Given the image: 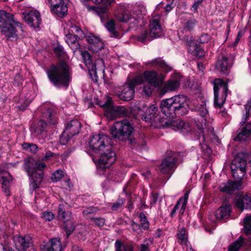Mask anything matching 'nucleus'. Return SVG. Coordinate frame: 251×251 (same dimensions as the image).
<instances>
[{
  "instance_id": "nucleus-19",
  "label": "nucleus",
  "mask_w": 251,
  "mask_h": 251,
  "mask_svg": "<svg viewBox=\"0 0 251 251\" xmlns=\"http://www.w3.org/2000/svg\"><path fill=\"white\" fill-rule=\"evenodd\" d=\"M171 118L167 123L168 127H171L175 130H178L183 133H187L191 130L189 123L179 119L174 120Z\"/></svg>"
},
{
  "instance_id": "nucleus-54",
  "label": "nucleus",
  "mask_w": 251,
  "mask_h": 251,
  "mask_svg": "<svg viewBox=\"0 0 251 251\" xmlns=\"http://www.w3.org/2000/svg\"><path fill=\"white\" fill-rule=\"evenodd\" d=\"M90 220L98 226H102L105 224V219L100 217H90Z\"/></svg>"
},
{
  "instance_id": "nucleus-29",
  "label": "nucleus",
  "mask_w": 251,
  "mask_h": 251,
  "mask_svg": "<svg viewBox=\"0 0 251 251\" xmlns=\"http://www.w3.org/2000/svg\"><path fill=\"white\" fill-rule=\"evenodd\" d=\"M145 80L151 86L157 87L160 83V79L155 71H146L144 73Z\"/></svg>"
},
{
  "instance_id": "nucleus-12",
  "label": "nucleus",
  "mask_w": 251,
  "mask_h": 251,
  "mask_svg": "<svg viewBox=\"0 0 251 251\" xmlns=\"http://www.w3.org/2000/svg\"><path fill=\"white\" fill-rule=\"evenodd\" d=\"M231 208L230 205L225 204L221 206L217 209L214 215H210L208 217V220L211 223V226L214 229L216 226V223L221 220L227 219L230 214Z\"/></svg>"
},
{
  "instance_id": "nucleus-9",
  "label": "nucleus",
  "mask_w": 251,
  "mask_h": 251,
  "mask_svg": "<svg viewBox=\"0 0 251 251\" xmlns=\"http://www.w3.org/2000/svg\"><path fill=\"white\" fill-rule=\"evenodd\" d=\"M70 30L74 35L71 33L66 34L65 40L70 48L75 52L80 48L77 38L80 40H82L86 36L82 29L76 25H72Z\"/></svg>"
},
{
  "instance_id": "nucleus-37",
  "label": "nucleus",
  "mask_w": 251,
  "mask_h": 251,
  "mask_svg": "<svg viewBox=\"0 0 251 251\" xmlns=\"http://www.w3.org/2000/svg\"><path fill=\"white\" fill-rule=\"evenodd\" d=\"M149 64H150L152 67H160L166 72H169L172 69L170 65L160 58H156L152 60L149 63Z\"/></svg>"
},
{
  "instance_id": "nucleus-1",
  "label": "nucleus",
  "mask_w": 251,
  "mask_h": 251,
  "mask_svg": "<svg viewBox=\"0 0 251 251\" xmlns=\"http://www.w3.org/2000/svg\"><path fill=\"white\" fill-rule=\"evenodd\" d=\"M160 107L162 113L170 118L185 115L189 109L187 97L182 95H176L162 100Z\"/></svg>"
},
{
  "instance_id": "nucleus-43",
  "label": "nucleus",
  "mask_w": 251,
  "mask_h": 251,
  "mask_svg": "<svg viewBox=\"0 0 251 251\" xmlns=\"http://www.w3.org/2000/svg\"><path fill=\"white\" fill-rule=\"evenodd\" d=\"M244 243V239L242 237H240L232 245L229 246L228 251H238L241 246Z\"/></svg>"
},
{
  "instance_id": "nucleus-17",
  "label": "nucleus",
  "mask_w": 251,
  "mask_h": 251,
  "mask_svg": "<svg viewBox=\"0 0 251 251\" xmlns=\"http://www.w3.org/2000/svg\"><path fill=\"white\" fill-rule=\"evenodd\" d=\"M160 16L152 17L150 24V36L152 38H158L162 34L163 29L160 24Z\"/></svg>"
},
{
  "instance_id": "nucleus-48",
  "label": "nucleus",
  "mask_w": 251,
  "mask_h": 251,
  "mask_svg": "<svg viewBox=\"0 0 251 251\" xmlns=\"http://www.w3.org/2000/svg\"><path fill=\"white\" fill-rule=\"evenodd\" d=\"M64 223V227L67 234V237H68L75 230V225L74 223L70 220Z\"/></svg>"
},
{
  "instance_id": "nucleus-47",
  "label": "nucleus",
  "mask_w": 251,
  "mask_h": 251,
  "mask_svg": "<svg viewBox=\"0 0 251 251\" xmlns=\"http://www.w3.org/2000/svg\"><path fill=\"white\" fill-rule=\"evenodd\" d=\"M38 175H39L38 179H32V181L31 182L30 184V187L32 190H34L38 187L43 178L44 173L43 172H41Z\"/></svg>"
},
{
  "instance_id": "nucleus-58",
  "label": "nucleus",
  "mask_w": 251,
  "mask_h": 251,
  "mask_svg": "<svg viewBox=\"0 0 251 251\" xmlns=\"http://www.w3.org/2000/svg\"><path fill=\"white\" fill-rule=\"evenodd\" d=\"M143 90L147 96H150L152 94V89L150 85L144 86Z\"/></svg>"
},
{
  "instance_id": "nucleus-13",
  "label": "nucleus",
  "mask_w": 251,
  "mask_h": 251,
  "mask_svg": "<svg viewBox=\"0 0 251 251\" xmlns=\"http://www.w3.org/2000/svg\"><path fill=\"white\" fill-rule=\"evenodd\" d=\"M51 12L59 17L65 16L68 12V0H48Z\"/></svg>"
},
{
  "instance_id": "nucleus-42",
  "label": "nucleus",
  "mask_w": 251,
  "mask_h": 251,
  "mask_svg": "<svg viewBox=\"0 0 251 251\" xmlns=\"http://www.w3.org/2000/svg\"><path fill=\"white\" fill-rule=\"evenodd\" d=\"M82 55L88 69H93L94 67L93 66V60L90 54L85 51L82 53Z\"/></svg>"
},
{
  "instance_id": "nucleus-26",
  "label": "nucleus",
  "mask_w": 251,
  "mask_h": 251,
  "mask_svg": "<svg viewBox=\"0 0 251 251\" xmlns=\"http://www.w3.org/2000/svg\"><path fill=\"white\" fill-rule=\"evenodd\" d=\"M180 82L178 79L168 80L164 86L159 89V96L162 97L165 93L169 91H175L179 87Z\"/></svg>"
},
{
  "instance_id": "nucleus-44",
  "label": "nucleus",
  "mask_w": 251,
  "mask_h": 251,
  "mask_svg": "<svg viewBox=\"0 0 251 251\" xmlns=\"http://www.w3.org/2000/svg\"><path fill=\"white\" fill-rule=\"evenodd\" d=\"M244 233L247 234H251V215L246 217L244 223Z\"/></svg>"
},
{
  "instance_id": "nucleus-34",
  "label": "nucleus",
  "mask_w": 251,
  "mask_h": 251,
  "mask_svg": "<svg viewBox=\"0 0 251 251\" xmlns=\"http://www.w3.org/2000/svg\"><path fill=\"white\" fill-rule=\"evenodd\" d=\"M93 66H94L93 69H88L91 74L94 75L95 78H93L94 81H97L98 76L97 73L98 72H104V62L101 59H97L95 63L93 62Z\"/></svg>"
},
{
  "instance_id": "nucleus-52",
  "label": "nucleus",
  "mask_w": 251,
  "mask_h": 251,
  "mask_svg": "<svg viewBox=\"0 0 251 251\" xmlns=\"http://www.w3.org/2000/svg\"><path fill=\"white\" fill-rule=\"evenodd\" d=\"M112 100L109 97H107L106 100L105 101H100L99 104L100 107H103L107 109L106 112L110 109L112 107L111 106Z\"/></svg>"
},
{
  "instance_id": "nucleus-45",
  "label": "nucleus",
  "mask_w": 251,
  "mask_h": 251,
  "mask_svg": "<svg viewBox=\"0 0 251 251\" xmlns=\"http://www.w3.org/2000/svg\"><path fill=\"white\" fill-rule=\"evenodd\" d=\"M246 114L243 116L241 123H245L248 118L251 116V99L245 105Z\"/></svg>"
},
{
  "instance_id": "nucleus-25",
  "label": "nucleus",
  "mask_w": 251,
  "mask_h": 251,
  "mask_svg": "<svg viewBox=\"0 0 251 251\" xmlns=\"http://www.w3.org/2000/svg\"><path fill=\"white\" fill-rule=\"evenodd\" d=\"M13 240L15 248L19 251H25L29 248L30 242L29 237L15 236Z\"/></svg>"
},
{
  "instance_id": "nucleus-23",
  "label": "nucleus",
  "mask_w": 251,
  "mask_h": 251,
  "mask_svg": "<svg viewBox=\"0 0 251 251\" xmlns=\"http://www.w3.org/2000/svg\"><path fill=\"white\" fill-rule=\"evenodd\" d=\"M236 182L232 180H228L227 182L223 183L219 186V189L221 191L226 194H231L235 190L240 188L242 185L240 179Z\"/></svg>"
},
{
  "instance_id": "nucleus-40",
  "label": "nucleus",
  "mask_w": 251,
  "mask_h": 251,
  "mask_svg": "<svg viewBox=\"0 0 251 251\" xmlns=\"http://www.w3.org/2000/svg\"><path fill=\"white\" fill-rule=\"evenodd\" d=\"M30 162L25 163L24 169L25 171L28 173L29 176H32V179H38L39 175L38 174L41 173L42 172L40 171L39 173H37L36 171H35V168H32L30 166Z\"/></svg>"
},
{
  "instance_id": "nucleus-21",
  "label": "nucleus",
  "mask_w": 251,
  "mask_h": 251,
  "mask_svg": "<svg viewBox=\"0 0 251 251\" xmlns=\"http://www.w3.org/2000/svg\"><path fill=\"white\" fill-rule=\"evenodd\" d=\"M86 41L89 44V50L93 52H97L104 47L102 40L93 34H90L86 37Z\"/></svg>"
},
{
  "instance_id": "nucleus-7",
  "label": "nucleus",
  "mask_w": 251,
  "mask_h": 251,
  "mask_svg": "<svg viewBox=\"0 0 251 251\" xmlns=\"http://www.w3.org/2000/svg\"><path fill=\"white\" fill-rule=\"evenodd\" d=\"M145 12V8L142 6L141 7H136L133 11L128 10L124 11L116 15L117 19L121 22L128 23L129 25L134 26L137 25L142 20L143 15Z\"/></svg>"
},
{
  "instance_id": "nucleus-18",
  "label": "nucleus",
  "mask_w": 251,
  "mask_h": 251,
  "mask_svg": "<svg viewBox=\"0 0 251 251\" xmlns=\"http://www.w3.org/2000/svg\"><path fill=\"white\" fill-rule=\"evenodd\" d=\"M80 123L76 119L70 121L67 124L66 128L64 131L61 140L66 136L69 138L72 137L79 133L81 127Z\"/></svg>"
},
{
  "instance_id": "nucleus-35",
  "label": "nucleus",
  "mask_w": 251,
  "mask_h": 251,
  "mask_svg": "<svg viewBox=\"0 0 251 251\" xmlns=\"http://www.w3.org/2000/svg\"><path fill=\"white\" fill-rule=\"evenodd\" d=\"M169 122V119L167 120L163 117H161L160 116L157 114L155 116L153 119L150 123L151 125L153 126L155 128H161V127H168V124L167 123Z\"/></svg>"
},
{
  "instance_id": "nucleus-64",
  "label": "nucleus",
  "mask_w": 251,
  "mask_h": 251,
  "mask_svg": "<svg viewBox=\"0 0 251 251\" xmlns=\"http://www.w3.org/2000/svg\"><path fill=\"white\" fill-rule=\"evenodd\" d=\"M38 147L35 144H30L29 150L30 151L34 153L37 151Z\"/></svg>"
},
{
  "instance_id": "nucleus-38",
  "label": "nucleus",
  "mask_w": 251,
  "mask_h": 251,
  "mask_svg": "<svg viewBox=\"0 0 251 251\" xmlns=\"http://www.w3.org/2000/svg\"><path fill=\"white\" fill-rule=\"evenodd\" d=\"M178 242L182 246H188V235L184 227H179L177 233Z\"/></svg>"
},
{
  "instance_id": "nucleus-24",
  "label": "nucleus",
  "mask_w": 251,
  "mask_h": 251,
  "mask_svg": "<svg viewBox=\"0 0 251 251\" xmlns=\"http://www.w3.org/2000/svg\"><path fill=\"white\" fill-rule=\"evenodd\" d=\"M69 205L64 201H61L58 205L57 214L58 218L64 223L71 219V212L68 210Z\"/></svg>"
},
{
  "instance_id": "nucleus-50",
  "label": "nucleus",
  "mask_w": 251,
  "mask_h": 251,
  "mask_svg": "<svg viewBox=\"0 0 251 251\" xmlns=\"http://www.w3.org/2000/svg\"><path fill=\"white\" fill-rule=\"evenodd\" d=\"M64 176L63 172L62 170L56 171L51 176V179L53 182L58 181Z\"/></svg>"
},
{
  "instance_id": "nucleus-5",
  "label": "nucleus",
  "mask_w": 251,
  "mask_h": 251,
  "mask_svg": "<svg viewBox=\"0 0 251 251\" xmlns=\"http://www.w3.org/2000/svg\"><path fill=\"white\" fill-rule=\"evenodd\" d=\"M109 137L104 134H97L93 136L89 142V150L94 153H99L104 151H110L112 146Z\"/></svg>"
},
{
  "instance_id": "nucleus-63",
  "label": "nucleus",
  "mask_w": 251,
  "mask_h": 251,
  "mask_svg": "<svg viewBox=\"0 0 251 251\" xmlns=\"http://www.w3.org/2000/svg\"><path fill=\"white\" fill-rule=\"evenodd\" d=\"M22 76L20 75L17 74L14 78V84L15 85H19L22 83Z\"/></svg>"
},
{
  "instance_id": "nucleus-39",
  "label": "nucleus",
  "mask_w": 251,
  "mask_h": 251,
  "mask_svg": "<svg viewBox=\"0 0 251 251\" xmlns=\"http://www.w3.org/2000/svg\"><path fill=\"white\" fill-rule=\"evenodd\" d=\"M197 21L194 19L187 20L185 22L181 32L183 33L191 32L195 27Z\"/></svg>"
},
{
  "instance_id": "nucleus-20",
  "label": "nucleus",
  "mask_w": 251,
  "mask_h": 251,
  "mask_svg": "<svg viewBox=\"0 0 251 251\" xmlns=\"http://www.w3.org/2000/svg\"><path fill=\"white\" fill-rule=\"evenodd\" d=\"M25 21L29 26L33 27H39L41 23L40 13L37 10H31L25 15Z\"/></svg>"
},
{
  "instance_id": "nucleus-15",
  "label": "nucleus",
  "mask_w": 251,
  "mask_h": 251,
  "mask_svg": "<svg viewBox=\"0 0 251 251\" xmlns=\"http://www.w3.org/2000/svg\"><path fill=\"white\" fill-rule=\"evenodd\" d=\"M100 157L99 161V166L102 169L109 168L116 160V154L113 151V147L110 151L100 152Z\"/></svg>"
},
{
  "instance_id": "nucleus-61",
  "label": "nucleus",
  "mask_w": 251,
  "mask_h": 251,
  "mask_svg": "<svg viewBox=\"0 0 251 251\" xmlns=\"http://www.w3.org/2000/svg\"><path fill=\"white\" fill-rule=\"evenodd\" d=\"M202 1V0H198L195 2L191 8V10L194 12H197L198 11V7L201 4Z\"/></svg>"
},
{
  "instance_id": "nucleus-8",
  "label": "nucleus",
  "mask_w": 251,
  "mask_h": 251,
  "mask_svg": "<svg viewBox=\"0 0 251 251\" xmlns=\"http://www.w3.org/2000/svg\"><path fill=\"white\" fill-rule=\"evenodd\" d=\"M214 91V105L217 108H221L227 95V84L222 79H215L213 82Z\"/></svg>"
},
{
  "instance_id": "nucleus-28",
  "label": "nucleus",
  "mask_w": 251,
  "mask_h": 251,
  "mask_svg": "<svg viewBox=\"0 0 251 251\" xmlns=\"http://www.w3.org/2000/svg\"><path fill=\"white\" fill-rule=\"evenodd\" d=\"M236 205L241 210L244 209H251V198L247 195H242L237 197Z\"/></svg>"
},
{
  "instance_id": "nucleus-10",
  "label": "nucleus",
  "mask_w": 251,
  "mask_h": 251,
  "mask_svg": "<svg viewBox=\"0 0 251 251\" xmlns=\"http://www.w3.org/2000/svg\"><path fill=\"white\" fill-rule=\"evenodd\" d=\"M143 82V77L141 75L137 76L129 83L125 84L123 89L118 94L119 98L124 101L131 100L134 95V87Z\"/></svg>"
},
{
  "instance_id": "nucleus-41",
  "label": "nucleus",
  "mask_w": 251,
  "mask_h": 251,
  "mask_svg": "<svg viewBox=\"0 0 251 251\" xmlns=\"http://www.w3.org/2000/svg\"><path fill=\"white\" fill-rule=\"evenodd\" d=\"M196 110L199 112L202 117H205L208 114V110L206 107V102L204 101H201L196 106Z\"/></svg>"
},
{
  "instance_id": "nucleus-16",
  "label": "nucleus",
  "mask_w": 251,
  "mask_h": 251,
  "mask_svg": "<svg viewBox=\"0 0 251 251\" xmlns=\"http://www.w3.org/2000/svg\"><path fill=\"white\" fill-rule=\"evenodd\" d=\"M232 64V57L222 53L219 54L218 57L216 68L219 71L223 73H226L231 67Z\"/></svg>"
},
{
  "instance_id": "nucleus-49",
  "label": "nucleus",
  "mask_w": 251,
  "mask_h": 251,
  "mask_svg": "<svg viewBox=\"0 0 251 251\" xmlns=\"http://www.w3.org/2000/svg\"><path fill=\"white\" fill-rule=\"evenodd\" d=\"M139 217L142 227L144 229H148L149 228V223L147 221L145 214L143 212L140 213Z\"/></svg>"
},
{
  "instance_id": "nucleus-30",
  "label": "nucleus",
  "mask_w": 251,
  "mask_h": 251,
  "mask_svg": "<svg viewBox=\"0 0 251 251\" xmlns=\"http://www.w3.org/2000/svg\"><path fill=\"white\" fill-rule=\"evenodd\" d=\"M127 115V109L123 106H112L107 112V116H110L112 118Z\"/></svg>"
},
{
  "instance_id": "nucleus-36",
  "label": "nucleus",
  "mask_w": 251,
  "mask_h": 251,
  "mask_svg": "<svg viewBox=\"0 0 251 251\" xmlns=\"http://www.w3.org/2000/svg\"><path fill=\"white\" fill-rule=\"evenodd\" d=\"M115 251H134V246L130 243L123 244L120 240H117L115 243Z\"/></svg>"
},
{
  "instance_id": "nucleus-33",
  "label": "nucleus",
  "mask_w": 251,
  "mask_h": 251,
  "mask_svg": "<svg viewBox=\"0 0 251 251\" xmlns=\"http://www.w3.org/2000/svg\"><path fill=\"white\" fill-rule=\"evenodd\" d=\"M157 106L153 104L147 108L145 113L142 115V119L146 122L150 123L157 114Z\"/></svg>"
},
{
  "instance_id": "nucleus-11",
  "label": "nucleus",
  "mask_w": 251,
  "mask_h": 251,
  "mask_svg": "<svg viewBox=\"0 0 251 251\" xmlns=\"http://www.w3.org/2000/svg\"><path fill=\"white\" fill-rule=\"evenodd\" d=\"M247 161L239 154L235 156L231 166L232 175L236 179L241 180L246 174Z\"/></svg>"
},
{
  "instance_id": "nucleus-60",
  "label": "nucleus",
  "mask_w": 251,
  "mask_h": 251,
  "mask_svg": "<svg viewBox=\"0 0 251 251\" xmlns=\"http://www.w3.org/2000/svg\"><path fill=\"white\" fill-rule=\"evenodd\" d=\"M54 154L52 152L48 151L46 152L45 155L43 157L42 160L48 161L54 156Z\"/></svg>"
},
{
  "instance_id": "nucleus-2",
  "label": "nucleus",
  "mask_w": 251,
  "mask_h": 251,
  "mask_svg": "<svg viewBox=\"0 0 251 251\" xmlns=\"http://www.w3.org/2000/svg\"><path fill=\"white\" fill-rule=\"evenodd\" d=\"M50 80L56 86L68 87L72 78L71 67L64 61L53 65L47 71Z\"/></svg>"
},
{
  "instance_id": "nucleus-32",
  "label": "nucleus",
  "mask_w": 251,
  "mask_h": 251,
  "mask_svg": "<svg viewBox=\"0 0 251 251\" xmlns=\"http://www.w3.org/2000/svg\"><path fill=\"white\" fill-rule=\"evenodd\" d=\"M188 198V193H185L184 196L183 197H181L179 201H177V203L174 206L173 209L171 212V217H173L176 211L180 208L179 213L181 214H183L185 211L186 205L187 202Z\"/></svg>"
},
{
  "instance_id": "nucleus-62",
  "label": "nucleus",
  "mask_w": 251,
  "mask_h": 251,
  "mask_svg": "<svg viewBox=\"0 0 251 251\" xmlns=\"http://www.w3.org/2000/svg\"><path fill=\"white\" fill-rule=\"evenodd\" d=\"M210 39V36L207 34H204L200 37V41L202 43L207 42Z\"/></svg>"
},
{
  "instance_id": "nucleus-31",
  "label": "nucleus",
  "mask_w": 251,
  "mask_h": 251,
  "mask_svg": "<svg viewBox=\"0 0 251 251\" xmlns=\"http://www.w3.org/2000/svg\"><path fill=\"white\" fill-rule=\"evenodd\" d=\"M251 134V121L246 126L237 131V134L235 137V141H240L245 140Z\"/></svg>"
},
{
  "instance_id": "nucleus-3",
  "label": "nucleus",
  "mask_w": 251,
  "mask_h": 251,
  "mask_svg": "<svg viewBox=\"0 0 251 251\" xmlns=\"http://www.w3.org/2000/svg\"><path fill=\"white\" fill-rule=\"evenodd\" d=\"M58 118L56 110L50 107L42 110L40 120L38 124L32 125L30 131L34 136L41 134L48 126L54 125L57 123Z\"/></svg>"
},
{
  "instance_id": "nucleus-4",
  "label": "nucleus",
  "mask_w": 251,
  "mask_h": 251,
  "mask_svg": "<svg viewBox=\"0 0 251 251\" xmlns=\"http://www.w3.org/2000/svg\"><path fill=\"white\" fill-rule=\"evenodd\" d=\"M21 23L14 19L12 14L3 10H0V30L5 36H15L16 30L15 26L21 27Z\"/></svg>"
},
{
  "instance_id": "nucleus-51",
  "label": "nucleus",
  "mask_w": 251,
  "mask_h": 251,
  "mask_svg": "<svg viewBox=\"0 0 251 251\" xmlns=\"http://www.w3.org/2000/svg\"><path fill=\"white\" fill-rule=\"evenodd\" d=\"M152 244V241L150 239L145 240L141 244L140 251H150L149 247Z\"/></svg>"
},
{
  "instance_id": "nucleus-6",
  "label": "nucleus",
  "mask_w": 251,
  "mask_h": 251,
  "mask_svg": "<svg viewBox=\"0 0 251 251\" xmlns=\"http://www.w3.org/2000/svg\"><path fill=\"white\" fill-rule=\"evenodd\" d=\"M133 131L134 127L126 119L116 122L110 129L113 137L121 140L128 138Z\"/></svg>"
},
{
  "instance_id": "nucleus-27",
  "label": "nucleus",
  "mask_w": 251,
  "mask_h": 251,
  "mask_svg": "<svg viewBox=\"0 0 251 251\" xmlns=\"http://www.w3.org/2000/svg\"><path fill=\"white\" fill-rule=\"evenodd\" d=\"M40 247L43 251H61L62 250L60 241L57 238L50 239L49 243L42 244Z\"/></svg>"
},
{
  "instance_id": "nucleus-14",
  "label": "nucleus",
  "mask_w": 251,
  "mask_h": 251,
  "mask_svg": "<svg viewBox=\"0 0 251 251\" xmlns=\"http://www.w3.org/2000/svg\"><path fill=\"white\" fill-rule=\"evenodd\" d=\"M177 155V153H171V155L165 158L158 166V170L162 174L170 173L176 167Z\"/></svg>"
},
{
  "instance_id": "nucleus-46",
  "label": "nucleus",
  "mask_w": 251,
  "mask_h": 251,
  "mask_svg": "<svg viewBox=\"0 0 251 251\" xmlns=\"http://www.w3.org/2000/svg\"><path fill=\"white\" fill-rule=\"evenodd\" d=\"M98 210V209L95 207H86L83 210L82 213L86 218L90 220V217H94L92 214Z\"/></svg>"
},
{
  "instance_id": "nucleus-53",
  "label": "nucleus",
  "mask_w": 251,
  "mask_h": 251,
  "mask_svg": "<svg viewBox=\"0 0 251 251\" xmlns=\"http://www.w3.org/2000/svg\"><path fill=\"white\" fill-rule=\"evenodd\" d=\"M54 214L51 211H44L41 214V218L47 221H50L54 218Z\"/></svg>"
},
{
  "instance_id": "nucleus-22",
  "label": "nucleus",
  "mask_w": 251,
  "mask_h": 251,
  "mask_svg": "<svg viewBox=\"0 0 251 251\" xmlns=\"http://www.w3.org/2000/svg\"><path fill=\"white\" fill-rule=\"evenodd\" d=\"M185 39L189 46L188 51L191 54L198 57H201L204 55L203 50L195 43L192 37L186 36Z\"/></svg>"
},
{
  "instance_id": "nucleus-56",
  "label": "nucleus",
  "mask_w": 251,
  "mask_h": 251,
  "mask_svg": "<svg viewBox=\"0 0 251 251\" xmlns=\"http://www.w3.org/2000/svg\"><path fill=\"white\" fill-rule=\"evenodd\" d=\"M123 204L124 202L122 200H118L115 203L113 204L112 206L111 207V209L114 211L117 210L122 205H123Z\"/></svg>"
},
{
  "instance_id": "nucleus-55",
  "label": "nucleus",
  "mask_w": 251,
  "mask_h": 251,
  "mask_svg": "<svg viewBox=\"0 0 251 251\" xmlns=\"http://www.w3.org/2000/svg\"><path fill=\"white\" fill-rule=\"evenodd\" d=\"M46 167V165L44 163L41 161L36 162L35 164L34 167L35 171H36V169L38 170L39 171L42 172L43 169L45 168Z\"/></svg>"
},
{
  "instance_id": "nucleus-59",
  "label": "nucleus",
  "mask_w": 251,
  "mask_h": 251,
  "mask_svg": "<svg viewBox=\"0 0 251 251\" xmlns=\"http://www.w3.org/2000/svg\"><path fill=\"white\" fill-rule=\"evenodd\" d=\"M148 32L146 30H144L142 32L141 34L139 35L138 37V39L139 41H141L142 42H144L145 40L148 37Z\"/></svg>"
},
{
  "instance_id": "nucleus-57",
  "label": "nucleus",
  "mask_w": 251,
  "mask_h": 251,
  "mask_svg": "<svg viewBox=\"0 0 251 251\" xmlns=\"http://www.w3.org/2000/svg\"><path fill=\"white\" fill-rule=\"evenodd\" d=\"M54 51L56 54L58 56H61L64 53L63 48L60 45H58L55 47Z\"/></svg>"
}]
</instances>
